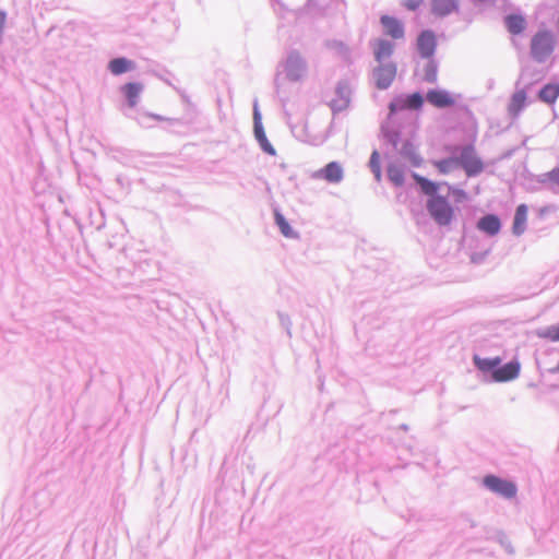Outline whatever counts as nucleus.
I'll list each match as a JSON object with an SVG mask.
<instances>
[{
    "instance_id": "nucleus-24",
    "label": "nucleus",
    "mask_w": 559,
    "mask_h": 559,
    "mask_svg": "<svg viewBox=\"0 0 559 559\" xmlns=\"http://www.w3.org/2000/svg\"><path fill=\"white\" fill-rule=\"evenodd\" d=\"M254 135L257 138V140L259 141L262 150L271 155H274L275 154V150L274 147L272 146V144L269 142L266 135H265V132H264V129H263V126H257V128H254Z\"/></svg>"
},
{
    "instance_id": "nucleus-20",
    "label": "nucleus",
    "mask_w": 559,
    "mask_h": 559,
    "mask_svg": "<svg viewBox=\"0 0 559 559\" xmlns=\"http://www.w3.org/2000/svg\"><path fill=\"white\" fill-rule=\"evenodd\" d=\"M558 96H559V85H555V84L545 85L539 91V94H538L539 99L547 104L555 103L556 99L558 98Z\"/></svg>"
},
{
    "instance_id": "nucleus-33",
    "label": "nucleus",
    "mask_w": 559,
    "mask_h": 559,
    "mask_svg": "<svg viewBox=\"0 0 559 559\" xmlns=\"http://www.w3.org/2000/svg\"><path fill=\"white\" fill-rule=\"evenodd\" d=\"M326 46L331 49L346 50V46L343 41H337V40L328 41Z\"/></svg>"
},
{
    "instance_id": "nucleus-18",
    "label": "nucleus",
    "mask_w": 559,
    "mask_h": 559,
    "mask_svg": "<svg viewBox=\"0 0 559 559\" xmlns=\"http://www.w3.org/2000/svg\"><path fill=\"white\" fill-rule=\"evenodd\" d=\"M413 178L419 185L423 193H425L426 195H430L431 198L437 197L436 193L439 189L438 183H436L418 174H413Z\"/></svg>"
},
{
    "instance_id": "nucleus-4",
    "label": "nucleus",
    "mask_w": 559,
    "mask_h": 559,
    "mask_svg": "<svg viewBox=\"0 0 559 559\" xmlns=\"http://www.w3.org/2000/svg\"><path fill=\"white\" fill-rule=\"evenodd\" d=\"M397 68L394 62L378 63L372 75L379 90H386L395 80Z\"/></svg>"
},
{
    "instance_id": "nucleus-12",
    "label": "nucleus",
    "mask_w": 559,
    "mask_h": 559,
    "mask_svg": "<svg viewBox=\"0 0 559 559\" xmlns=\"http://www.w3.org/2000/svg\"><path fill=\"white\" fill-rule=\"evenodd\" d=\"M504 25L511 35H521L526 29L527 23L520 14H509L504 17Z\"/></svg>"
},
{
    "instance_id": "nucleus-31",
    "label": "nucleus",
    "mask_w": 559,
    "mask_h": 559,
    "mask_svg": "<svg viewBox=\"0 0 559 559\" xmlns=\"http://www.w3.org/2000/svg\"><path fill=\"white\" fill-rule=\"evenodd\" d=\"M423 2L424 0H405L403 4L407 10L415 11L423 4Z\"/></svg>"
},
{
    "instance_id": "nucleus-7",
    "label": "nucleus",
    "mask_w": 559,
    "mask_h": 559,
    "mask_svg": "<svg viewBox=\"0 0 559 559\" xmlns=\"http://www.w3.org/2000/svg\"><path fill=\"white\" fill-rule=\"evenodd\" d=\"M437 47V37L432 31H423L417 38V49L423 58L433 56Z\"/></svg>"
},
{
    "instance_id": "nucleus-5",
    "label": "nucleus",
    "mask_w": 559,
    "mask_h": 559,
    "mask_svg": "<svg viewBox=\"0 0 559 559\" xmlns=\"http://www.w3.org/2000/svg\"><path fill=\"white\" fill-rule=\"evenodd\" d=\"M484 485L492 492H496L508 499L515 497L518 491L514 483L502 479L495 475H487L484 478Z\"/></svg>"
},
{
    "instance_id": "nucleus-15",
    "label": "nucleus",
    "mask_w": 559,
    "mask_h": 559,
    "mask_svg": "<svg viewBox=\"0 0 559 559\" xmlns=\"http://www.w3.org/2000/svg\"><path fill=\"white\" fill-rule=\"evenodd\" d=\"M457 10L456 0H432L431 11L438 16H445Z\"/></svg>"
},
{
    "instance_id": "nucleus-8",
    "label": "nucleus",
    "mask_w": 559,
    "mask_h": 559,
    "mask_svg": "<svg viewBox=\"0 0 559 559\" xmlns=\"http://www.w3.org/2000/svg\"><path fill=\"white\" fill-rule=\"evenodd\" d=\"M384 34L393 39H402L405 36L403 23L396 17L390 15H382L380 19Z\"/></svg>"
},
{
    "instance_id": "nucleus-29",
    "label": "nucleus",
    "mask_w": 559,
    "mask_h": 559,
    "mask_svg": "<svg viewBox=\"0 0 559 559\" xmlns=\"http://www.w3.org/2000/svg\"><path fill=\"white\" fill-rule=\"evenodd\" d=\"M545 180L548 181L551 185L559 187V167H556L545 174Z\"/></svg>"
},
{
    "instance_id": "nucleus-34",
    "label": "nucleus",
    "mask_w": 559,
    "mask_h": 559,
    "mask_svg": "<svg viewBox=\"0 0 559 559\" xmlns=\"http://www.w3.org/2000/svg\"><path fill=\"white\" fill-rule=\"evenodd\" d=\"M253 120H254V128H257V126H262L261 115L257 107H254Z\"/></svg>"
},
{
    "instance_id": "nucleus-11",
    "label": "nucleus",
    "mask_w": 559,
    "mask_h": 559,
    "mask_svg": "<svg viewBox=\"0 0 559 559\" xmlns=\"http://www.w3.org/2000/svg\"><path fill=\"white\" fill-rule=\"evenodd\" d=\"M428 103L438 108H445L454 105V98L445 91L431 90L427 93Z\"/></svg>"
},
{
    "instance_id": "nucleus-25",
    "label": "nucleus",
    "mask_w": 559,
    "mask_h": 559,
    "mask_svg": "<svg viewBox=\"0 0 559 559\" xmlns=\"http://www.w3.org/2000/svg\"><path fill=\"white\" fill-rule=\"evenodd\" d=\"M540 338L548 340L550 342H559V324L548 326L537 333Z\"/></svg>"
},
{
    "instance_id": "nucleus-30",
    "label": "nucleus",
    "mask_w": 559,
    "mask_h": 559,
    "mask_svg": "<svg viewBox=\"0 0 559 559\" xmlns=\"http://www.w3.org/2000/svg\"><path fill=\"white\" fill-rule=\"evenodd\" d=\"M425 80L428 82H435L437 80V67L433 63H429L425 69Z\"/></svg>"
},
{
    "instance_id": "nucleus-26",
    "label": "nucleus",
    "mask_w": 559,
    "mask_h": 559,
    "mask_svg": "<svg viewBox=\"0 0 559 559\" xmlns=\"http://www.w3.org/2000/svg\"><path fill=\"white\" fill-rule=\"evenodd\" d=\"M388 176L396 186H401L404 181V174L397 166H390L388 169Z\"/></svg>"
},
{
    "instance_id": "nucleus-19",
    "label": "nucleus",
    "mask_w": 559,
    "mask_h": 559,
    "mask_svg": "<svg viewBox=\"0 0 559 559\" xmlns=\"http://www.w3.org/2000/svg\"><path fill=\"white\" fill-rule=\"evenodd\" d=\"M142 88L143 86L140 83H127L123 85L122 91L129 103V106L134 107L136 105Z\"/></svg>"
},
{
    "instance_id": "nucleus-13",
    "label": "nucleus",
    "mask_w": 559,
    "mask_h": 559,
    "mask_svg": "<svg viewBox=\"0 0 559 559\" xmlns=\"http://www.w3.org/2000/svg\"><path fill=\"white\" fill-rule=\"evenodd\" d=\"M527 95L526 92L521 90L512 94L510 103L508 105V112L512 117H518L526 105Z\"/></svg>"
},
{
    "instance_id": "nucleus-27",
    "label": "nucleus",
    "mask_w": 559,
    "mask_h": 559,
    "mask_svg": "<svg viewBox=\"0 0 559 559\" xmlns=\"http://www.w3.org/2000/svg\"><path fill=\"white\" fill-rule=\"evenodd\" d=\"M370 167L374 173L377 179H380L381 169H380V157L378 152H373L370 157Z\"/></svg>"
},
{
    "instance_id": "nucleus-21",
    "label": "nucleus",
    "mask_w": 559,
    "mask_h": 559,
    "mask_svg": "<svg viewBox=\"0 0 559 559\" xmlns=\"http://www.w3.org/2000/svg\"><path fill=\"white\" fill-rule=\"evenodd\" d=\"M108 68L112 74L119 75L132 69V61L126 58H116L109 62Z\"/></svg>"
},
{
    "instance_id": "nucleus-3",
    "label": "nucleus",
    "mask_w": 559,
    "mask_h": 559,
    "mask_svg": "<svg viewBox=\"0 0 559 559\" xmlns=\"http://www.w3.org/2000/svg\"><path fill=\"white\" fill-rule=\"evenodd\" d=\"M459 166H462L468 177H474L484 170V164L477 156L473 145L464 146L460 152Z\"/></svg>"
},
{
    "instance_id": "nucleus-32",
    "label": "nucleus",
    "mask_w": 559,
    "mask_h": 559,
    "mask_svg": "<svg viewBox=\"0 0 559 559\" xmlns=\"http://www.w3.org/2000/svg\"><path fill=\"white\" fill-rule=\"evenodd\" d=\"M292 57L289 58V61H288V67H289V73L293 75V70L292 68L295 66V63H298L300 64L301 61H300V58H299V53L298 52H294L290 55Z\"/></svg>"
},
{
    "instance_id": "nucleus-23",
    "label": "nucleus",
    "mask_w": 559,
    "mask_h": 559,
    "mask_svg": "<svg viewBox=\"0 0 559 559\" xmlns=\"http://www.w3.org/2000/svg\"><path fill=\"white\" fill-rule=\"evenodd\" d=\"M473 360H474L475 366L479 370H481L484 372H488V371L495 370V368L497 366H499L500 362H501V359L499 357H496V358H480L477 355L474 356Z\"/></svg>"
},
{
    "instance_id": "nucleus-17",
    "label": "nucleus",
    "mask_w": 559,
    "mask_h": 559,
    "mask_svg": "<svg viewBox=\"0 0 559 559\" xmlns=\"http://www.w3.org/2000/svg\"><path fill=\"white\" fill-rule=\"evenodd\" d=\"M432 166L438 170L440 175H448L459 167V159L455 157H449L431 162Z\"/></svg>"
},
{
    "instance_id": "nucleus-28",
    "label": "nucleus",
    "mask_w": 559,
    "mask_h": 559,
    "mask_svg": "<svg viewBox=\"0 0 559 559\" xmlns=\"http://www.w3.org/2000/svg\"><path fill=\"white\" fill-rule=\"evenodd\" d=\"M407 105L409 108L418 109L423 105V97L419 93H414L407 98Z\"/></svg>"
},
{
    "instance_id": "nucleus-14",
    "label": "nucleus",
    "mask_w": 559,
    "mask_h": 559,
    "mask_svg": "<svg viewBox=\"0 0 559 559\" xmlns=\"http://www.w3.org/2000/svg\"><path fill=\"white\" fill-rule=\"evenodd\" d=\"M479 230L493 236L497 235L500 230L501 224L498 216L488 214L481 217L477 224Z\"/></svg>"
},
{
    "instance_id": "nucleus-1",
    "label": "nucleus",
    "mask_w": 559,
    "mask_h": 559,
    "mask_svg": "<svg viewBox=\"0 0 559 559\" xmlns=\"http://www.w3.org/2000/svg\"><path fill=\"white\" fill-rule=\"evenodd\" d=\"M556 39L551 32L538 31L531 39V55L537 62H545L555 50Z\"/></svg>"
},
{
    "instance_id": "nucleus-9",
    "label": "nucleus",
    "mask_w": 559,
    "mask_h": 559,
    "mask_svg": "<svg viewBox=\"0 0 559 559\" xmlns=\"http://www.w3.org/2000/svg\"><path fill=\"white\" fill-rule=\"evenodd\" d=\"M521 365L519 361H510L502 366L501 368H497L492 372V379L497 382H507L518 378L520 373Z\"/></svg>"
},
{
    "instance_id": "nucleus-2",
    "label": "nucleus",
    "mask_w": 559,
    "mask_h": 559,
    "mask_svg": "<svg viewBox=\"0 0 559 559\" xmlns=\"http://www.w3.org/2000/svg\"><path fill=\"white\" fill-rule=\"evenodd\" d=\"M427 210L435 222L441 226L449 225L454 216V211L444 197L429 199Z\"/></svg>"
},
{
    "instance_id": "nucleus-6",
    "label": "nucleus",
    "mask_w": 559,
    "mask_h": 559,
    "mask_svg": "<svg viewBox=\"0 0 559 559\" xmlns=\"http://www.w3.org/2000/svg\"><path fill=\"white\" fill-rule=\"evenodd\" d=\"M344 176L343 167L337 162H330L323 168L314 171L312 178L323 179L329 183H338Z\"/></svg>"
},
{
    "instance_id": "nucleus-16",
    "label": "nucleus",
    "mask_w": 559,
    "mask_h": 559,
    "mask_svg": "<svg viewBox=\"0 0 559 559\" xmlns=\"http://www.w3.org/2000/svg\"><path fill=\"white\" fill-rule=\"evenodd\" d=\"M526 221H527V206L525 204H520L516 207L514 221H513V227H512L513 233L515 235L523 234V231L525 229Z\"/></svg>"
},
{
    "instance_id": "nucleus-10",
    "label": "nucleus",
    "mask_w": 559,
    "mask_h": 559,
    "mask_svg": "<svg viewBox=\"0 0 559 559\" xmlns=\"http://www.w3.org/2000/svg\"><path fill=\"white\" fill-rule=\"evenodd\" d=\"M372 51L378 63H386V60L394 52V44L386 39H376L372 43Z\"/></svg>"
},
{
    "instance_id": "nucleus-22",
    "label": "nucleus",
    "mask_w": 559,
    "mask_h": 559,
    "mask_svg": "<svg viewBox=\"0 0 559 559\" xmlns=\"http://www.w3.org/2000/svg\"><path fill=\"white\" fill-rule=\"evenodd\" d=\"M275 223L278 226L281 233L286 238H297L298 234L290 227L289 223L285 219V217L278 212H274Z\"/></svg>"
}]
</instances>
